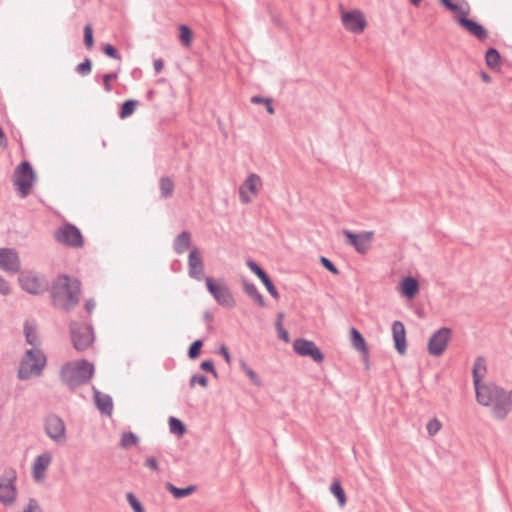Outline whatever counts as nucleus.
Returning a JSON list of instances; mask_svg holds the SVG:
<instances>
[{
	"label": "nucleus",
	"instance_id": "79ce46f5",
	"mask_svg": "<svg viewBox=\"0 0 512 512\" xmlns=\"http://www.w3.org/2000/svg\"><path fill=\"white\" fill-rule=\"evenodd\" d=\"M247 266L250 268V270L255 273L259 279L262 281L266 277V273L252 260L247 261Z\"/></svg>",
	"mask_w": 512,
	"mask_h": 512
},
{
	"label": "nucleus",
	"instance_id": "6ab92c4d",
	"mask_svg": "<svg viewBox=\"0 0 512 512\" xmlns=\"http://www.w3.org/2000/svg\"><path fill=\"white\" fill-rule=\"evenodd\" d=\"M440 2L453 13L456 22H458L459 18L468 16L470 13V6L465 0H440Z\"/></svg>",
	"mask_w": 512,
	"mask_h": 512
},
{
	"label": "nucleus",
	"instance_id": "e2e57ef3",
	"mask_svg": "<svg viewBox=\"0 0 512 512\" xmlns=\"http://www.w3.org/2000/svg\"><path fill=\"white\" fill-rule=\"evenodd\" d=\"M94 306H95V305H94V303H93V302H91V301H88V302L86 303V308H87V310H88L89 312H91V311H92V309L94 308Z\"/></svg>",
	"mask_w": 512,
	"mask_h": 512
},
{
	"label": "nucleus",
	"instance_id": "9b49d317",
	"mask_svg": "<svg viewBox=\"0 0 512 512\" xmlns=\"http://www.w3.org/2000/svg\"><path fill=\"white\" fill-rule=\"evenodd\" d=\"M57 241L72 246L82 247L83 236L79 229L71 224H65L61 226L55 233Z\"/></svg>",
	"mask_w": 512,
	"mask_h": 512
},
{
	"label": "nucleus",
	"instance_id": "ea45409f",
	"mask_svg": "<svg viewBox=\"0 0 512 512\" xmlns=\"http://www.w3.org/2000/svg\"><path fill=\"white\" fill-rule=\"evenodd\" d=\"M442 428V423L437 419L433 418L428 421L426 425L427 432L430 436L436 435Z\"/></svg>",
	"mask_w": 512,
	"mask_h": 512
},
{
	"label": "nucleus",
	"instance_id": "393cba45",
	"mask_svg": "<svg viewBox=\"0 0 512 512\" xmlns=\"http://www.w3.org/2000/svg\"><path fill=\"white\" fill-rule=\"evenodd\" d=\"M419 290L418 282L412 278L407 277L401 282L402 294L408 298H413Z\"/></svg>",
	"mask_w": 512,
	"mask_h": 512
},
{
	"label": "nucleus",
	"instance_id": "37998d69",
	"mask_svg": "<svg viewBox=\"0 0 512 512\" xmlns=\"http://www.w3.org/2000/svg\"><path fill=\"white\" fill-rule=\"evenodd\" d=\"M247 266L250 268V270L255 273L259 279L262 281L266 277V273L252 260L247 261Z\"/></svg>",
	"mask_w": 512,
	"mask_h": 512
},
{
	"label": "nucleus",
	"instance_id": "49530a36",
	"mask_svg": "<svg viewBox=\"0 0 512 512\" xmlns=\"http://www.w3.org/2000/svg\"><path fill=\"white\" fill-rule=\"evenodd\" d=\"M103 51L109 57H112V58L117 59V60L121 59V56L118 53V51L112 45H110V44H106L103 47Z\"/></svg>",
	"mask_w": 512,
	"mask_h": 512
},
{
	"label": "nucleus",
	"instance_id": "de8ad7c7",
	"mask_svg": "<svg viewBox=\"0 0 512 512\" xmlns=\"http://www.w3.org/2000/svg\"><path fill=\"white\" fill-rule=\"evenodd\" d=\"M91 66V61L87 59L84 62L80 63L76 69L80 74L86 75L91 72Z\"/></svg>",
	"mask_w": 512,
	"mask_h": 512
},
{
	"label": "nucleus",
	"instance_id": "39448f33",
	"mask_svg": "<svg viewBox=\"0 0 512 512\" xmlns=\"http://www.w3.org/2000/svg\"><path fill=\"white\" fill-rule=\"evenodd\" d=\"M263 189V180L260 175L250 173L240 184L238 189L239 200L242 204L252 203L261 193Z\"/></svg>",
	"mask_w": 512,
	"mask_h": 512
},
{
	"label": "nucleus",
	"instance_id": "4d7b16f0",
	"mask_svg": "<svg viewBox=\"0 0 512 512\" xmlns=\"http://www.w3.org/2000/svg\"><path fill=\"white\" fill-rule=\"evenodd\" d=\"M220 354L224 357L227 364L231 363V356L229 354V351L225 345H222L219 349Z\"/></svg>",
	"mask_w": 512,
	"mask_h": 512
},
{
	"label": "nucleus",
	"instance_id": "58836bf2",
	"mask_svg": "<svg viewBox=\"0 0 512 512\" xmlns=\"http://www.w3.org/2000/svg\"><path fill=\"white\" fill-rule=\"evenodd\" d=\"M485 58L487 65L491 68L496 67L500 61L499 53L495 49H489Z\"/></svg>",
	"mask_w": 512,
	"mask_h": 512
},
{
	"label": "nucleus",
	"instance_id": "13d9d810",
	"mask_svg": "<svg viewBox=\"0 0 512 512\" xmlns=\"http://www.w3.org/2000/svg\"><path fill=\"white\" fill-rule=\"evenodd\" d=\"M265 105H266L267 112H268L269 114H271V115H272V114H274V113H275V110H274V108H273V106H272V100H271V99H266V101H265Z\"/></svg>",
	"mask_w": 512,
	"mask_h": 512
},
{
	"label": "nucleus",
	"instance_id": "a18cd8bd",
	"mask_svg": "<svg viewBox=\"0 0 512 512\" xmlns=\"http://www.w3.org/2000/svg\"><path fill=\"white\" fill-rule=\"evenodd\" d=\"M201 347H202V341H200V340L194 341L189 348V353H188L189 357L193 358V359L198 357Z\"/></svg>",
	"mask_w": 512,
	"mask_h": 512
},
{
	"label": "nucleus",
	"instance_id": "052dcab7",
	"mask_svg": "<svg viewBox=\"0 0 512 512\" xmlns=\"http://www.w3.org/2000/svg\"><path fill=\"white\" fill-rule=\"evenodd\" d=\"M154 68L157 72H160L163 69V62L161 60L154 61Z\"/></svg>",
	"mask_w": 512,
	"mask_h": 512
},
{
	"label": "nucleus",
	"instance_id": "9d476101",
	"mask_svg": "<svg viewBox=\"0 0 512 512\" xmlns=\"http://www.w3.org/2000/svg\"><path fill=\"white\" fill-rule=\"evenodd\" d=\"M45 431L55 443L64 444L66 442V426L60 417L56 415L48 416L45 421Z\"/></svg>",
	"mask_w": 512,
	"mask_h": 512
},
{
	"label": "nucleus",
	"instance_id": "a211bd4d",
	"mask_svg": "<svg viewBox=\"0 0 512 512\" xmlns=\"http://www.w3.org/2000/svg\"><path fill=\"white\" fill-rule=\"evenodd\" d=\"M0 268L11 273L17 272L20 268V260L17 253L11 249H0Z\"/></svg>",
	"mask_w": 512,
	"mask_h": 512
},
{
	"label": "nucleus",
	"instance_id": "f257e3e1",
	"mask_svg": "<svg viewBox=\"0 0 512 512\" xmlns=\"http://www.w3.org/2000/svg\"><path fill=\"white\" fill-rule=\"evenodd\" d=\"M476 399L479 404L489 406L493 410L495 417L502 419L512 409V395L493 383H484L483 387L478 388Z\"/></svg>",
	"mask_w": 512,
	"mask_h": 512
},
{
	"label": "nucleus",
	"instance_id": "e433bc0d",
	"mask_svg": "<svg viewBox=\"0 0 512 512\" xmlns=\"http://www.w3.org/2000/svg\"><path fill=\"white\" fill-rule=\"evenodd\" d=\"M138 442V438L135 434L131 432H126L122 434L121 437V446L123 448H130L132 446H135Z\"/></svg>",
	"mask_w": 512,
	"mask_h": 512
},
{
	"label": "nucleus",
	"instance_id": "cd10ccee",
	"mask_svg": "<svg viewBox=\"0 0 512 512\" xmlns=\"http://www.w3.org/2000/svg\"><path fill=\"white\" fill-rule=\"evenodd\" d=\"M191 237L187 232H183L175 240L174 248L177 253L181 254L185 252L190 246Z\"/></svg>",
	"mask_w": 512,
	"mask_h": 512
},
{
	"label": "nucleus",
	"instance_id": "aec40b11",
	"mask_svg": "<svg viewBox=\"0 0 512 512\" xmlns=\"http://www.w3.org/2000/svg\"><path fill=\"white\" fill-rule=\"evenodd\" d=\"M392 336L395 343V348L400 355L406 353V330L402 322L394 321L392 324Z\"/></svg>",
	"mask_w": 512,
	"mask_h": 512
},
{
	"label": "nucleus",
	"instance_id": "f03ea898",
	"mask_svg": "<svg viewBox=\"0 0 512 512\" xmlns=\"http://www.w3.org/2000/svg\"><path fill=\"white\" fill-rule=\"evenodd\" d=\"M80 286L76 279L60 276L52 288L54 304L63 309H69L79 301Z\"/></svg>",
	"mask_w": 512,
	"mask_h": 512
},
{
	"label": "nucleus",
	"instance_id": "a878e982",
	"mask_svg": "<svg viewBox=\"0 0 512 512\" xmlns=\"http://www.w3.org/2000/svg\"><path fill=\"white\" fill-rule=\"evenodd\" d=\"M95 401L99 410L106 415H110L113 410V403L109 396L102 395L100 392L95 393Z\"/></svg>",
	"mask_w": 512,
	"mask_h": 512
},
{
	"label": "nucleus",
	"instance_id": "c9c22d12",
	"mask_svg": "<svg viewBox=\"0 0 512 512\" xmlns=\"http://www.w3.org/2000/svg\"><path fill=\"white\" fill-rule=\"evenodd\" d=\"M240 366L242 368V370L246 373V375L248 376V378L250 379V381L257 385V386H260L261 385V380L259 378V376L257 375V373L255 371H253L245 361H241L240 362Z\"/></svg>",
	"mask_w": 512,
	"mask_h": 512
},
{
	"label": "nucleus",
	"instance_id": "4c0bfd02",
	"mask_svg": "<svg viewBox=\"0 0 512 512\" xmlns=\"http://www.w3.org/2000/svg\"><path fill=\"white\" fill-rule=\"evenodd\" d=\"M126 499L134 512H145L143 505L133 493H127Z\"/></svg>",
	"mask_w": 512,
	"mask_h": 512
},
{
	"label": "nucleus",
	"instance_id": "6e6552de",
	"mask_svg": "<svg viewBox=\"0 0 512 512\" xmlns=\"http://www.w3.org/2000/svg\"><path fill=\"white\" fill-rule=\"evenodd\" d=\"M35 180V174L28 162H23L15 171L14 184L22 197L29 194Z\"/></svg>",
	"mask_w": 512,
	"mask_h": 512
},
{
	"label": "nucleus",
	"instance_id": "6e6d98bb",
	"mask_svg": "<svg viewBox=\"0 0 512 512\" xmlns=\"http://www.w3.org/2000/svg\"><path fill=\"white\" fill-rule=\"evenodd\" d=\"M279 338H281L284 342H289L290 337L288 331L284 327H280L279 329H276Z\"/></svg>",
	"mask_w": 512,
	"mask_h": 512
},
{
	"label": "nucleus",
	"instance_id": "864d4df0",
	"mask_svg": "<svg viewBox=\"0 0 512 512\" xmlns=\"http://www.w3.org/2000/svg\"><path fill=\"white\" fill-rule=\"evenodd\" d=\"M145 465L150 468L151 470L153 471H158L159 470V467H158V462H157V459L155 457H149L146 459L145 461Z\"/></svg>",
	"mask_w": 512,
	"mask_h": 512
},
{
	"label": "nucleus",
	"instance_id": "c85d7f7f",
	"mask_svg": "<svg viewBox=\"0 0 512 512\" xmlns=\"http://www.w3.org/2000/svg\"><path fill=\"white\" fill-rule=\"evenodd\" d=\"M331 493L337 498L339 506L343 507L346 504V494L341 486L339 480L334 479L330 486Z\"/></svg>",
	"mask_w": 512,
	"mask_h": 512
},
{
	"label": "nucleus",
	"instance_id": "f704fd0d",
	"mask_svg": "<svg viewBox=\"0 0 512 512\" xmlns=\"http://www.w3.org/2000/svg\"><path fill=\"white\" fill-rule=\"evenodd\" d=\"M174 190V184L169 178H162L160 181V191L163 197H170Z\"/></svg>",
	"mask_w": 512,
	"mask_h": 512
},
{
	"label": "nucleus",
	"instance_id": "1a4fd4ad",
	"mask_svg": "<svg viewBox=\"0 0 512 512\" xmlns=\"http://www.w3.org/2000/svg\"><path fill=\"white\" fill-rule=\"evenodd\" d=\"M341 22L347 31L355 34H361L367 26L365 15L360 10L343 11Z\"/></svg>",
	"mask_w": 512,
	"mask_h": 512
},
{
	"label": "nucleus",
	"instance_id": "473e14b6",
	"mask_svg": "<svg viewBox=\"0 0 512 512\" xmlns=\"http://www.w3.org/2000/svg\"><path fill=\"white\" fill-rule=\"evenodd\" d=\"M244 290L250 297H252L256 302H258L260 306H265L263 296L258 292L254 284L245 283Z\"/></svg>",
	"mask_w": 512,
	"mask_h": 512
},
{
	"label": "nucleus",
	"instance_id": "5701e85b",
	"mask_svg": "<svg viewBox=\"0 0 512 512\" xmlns=\"http://www.w3.org/2000/svg\"><path fill=\"white\" fill-rule=\"evenodd\" d=\"M350 341L352 347L363 356L367 357L369 353L368 345L362 334L354 327L350 329Z\"/></svg>",
	"mask_w": 512,
	"mask_h": 512
},
{
	"label": "nucleus",
	"instance_id": "423d86ee",
	"mask_svg": "<svg viewBox=\"0 0 512 512\" xmlns=\"http://www.w3.org/2000/svg\"><path fill=\"white\" fill-rule=\"evenodd\" d=\"M206 287L219 305L232 308L235 306V299L228 286L221 279L206 277Z\"/></svg>",
	"mask_w": 512,
	"mask_h": 512
},
{
	"label": "nucleus",
	"instance_id": "3c124183",
	"mask_svg": "<svg viewBox=\"0 0 512 512\" xmlns=\"http://www.w3.org/2000/svg\"><path fill=\"white\" fill-rule=\"evenodd\" d=\"M196 383H198L199 385H201L202 387L205 388L208 385V380L204 375L193 376L190 380V384L192 387H194Z\"/></svg>",
	"mask_w": 512,
	"mask_h": 512
},
{
	"label": "nucleus",
	"instance_id": "dca6fc26",
	"mask_svg": "<svg viewBox=\"0 0 512 512\" xmlns=\"http://www.w3.org/2000/svg\"><path fill=\"white\" fill-rule=\"evenodd\" d=\"M52 460L53 455L50 452H44L35 458L32 464L31 473L36 482H43L45 480L46 472L51 465Z\"/></svg>",
	"mask_w": 512,
	"mask_h": 512
},
{
	"label": "nucleus",
	"instance_id": "0e129e2a",
	"mask_svg": "<svg viewBox=\"0 0 512 512\" xmlns=\"http://www.w3.org/2000/svg\"><path fill=\"white\" fill-rule=\"evenodd\" d=\"M422 0H410V2L415 5V6H419V4L421 3Z\"/></svg>",
	"mask_w": 512,
	"mask_h": 512
},
{
	"label": "nucleus",
	"instance_id": "09e8293b",
	"mask_svg": "<svg viewBox=\"0 0 512 512\" xmlns=\"http://www.w3.org/2000/svg\"><path fill=\"white\" fill-rule=\"evenodd\" d=\"M117 78V74H105L103 76V83H104V89L106 92H110L112 87H111V81L112 80H115Z\"/></svg>",
	"mask_w": 512,
	"mask_h": 512
},
{
	"label": "nucleus",
	"instance_id": "bf43d9fd",
	"mask_svg": "<svg viewBox=\"0 0 512 512\" xmlns=\"http://www.w3.org/2000/svg\"><path fill=\"white\" fill-rule=\"evenodd\" d=\"M266 99L260 97V96H253L251 98V102L254 104H265Z\"/></svg>",
	"mask_w": 512,
	"mask_h": 512
},
{
	"label": "nucleus",
	"instance_id": "8fccbe9b",
	"mask_svg": "<svg viewBox=\"0 0 512 512\" xmlns=\"http://www.w3.org/2000/svg\"><path fill=\"white\" fill-rule=\"evenodd\" d=\"M321 263L322 265L331 273L337 275L339 273L338 269L335 267V265L326 257H321Z\"/></svg>",
	"mask_w": 512,
	"mask_h": 512
},
{
	"label": "nucleus",
	"instance_id": "680f3d73",
	"mask_svg": "<svg viewBox=\"0 0 512 512\" xmlns=\"http://www.w3.org/2000/svg\"><path fill=\"white\" fill-rule=\"evenodd\" d=\"M282 321H283V315L279 314L278 318H277V322H276V329L283 327Z\"/></svg>",
	"mask_w": 512,
	"mask_h": 512
},
{
	"label": "nucleus",
	"instance_id": "ddd939ff",
	"mask_svg": "<svg viewBox=\"0 0 512 512\" xmlns=\"http://www.w3.org/2000/svg\"><path fill=\"white\" fill-rule=\"evenodd\" d=\"M451 331L448 328H442L435 332L429 340L428 351L433 356H440L446 350L450 341Z\"/></svg>",
	"mask_w": 512,
	"mask_h": 512
},
{
	"label": "nucleus",
	"instance_id": "20e7f679",
	"mask_svg": "<svg viewBox=\"0 0 512 512\" xmlns=\"http://www.w3.org/2000/svg\"><path fill=\"white\" fill-rule=\"evenodd\" d=\"M46 366V356L38 348H32L25 352L20 361L18 377L26 380L39 376Z\"/></svg>",
	"mask_w": 512,
	"mask_h": 512
},
{
	"label": "nucleus",
	"instance_id": "7ed1b4c3",
	"mask_svg": "<svg viewBox=\"0 0 512 512\" xmlns=\"http://www.w3.org/2000/svg\"><path fill=\"white\" fill-rule=\"evenodd\" d=\"M94 373V366L85 361H72L65 364L61 370L62 380L69 386H77L87 382Z\"/></svg>",
	"mask_w": 512,
	"mask_h": 512
},
{
	"label": "nucleus",
	"instance_id": "f3484780",
	"mask_svg": "<svg viewBox=\"0 0 512 512\" xmlns=\"http://www.w3.org/2000/svg\"><path fill=\"white\" fill-rule=\"evenodd\" d=\"M19 283L24 290L32 294H39L46 290V283L33 272L22 273Z\"/></svg>",
	"mask_w": 512,
	"mask_h": 512
},
{
	"label": "nucleus",
	"instance_id": "603ef678",
	"mask_svg": "<svg viewBox=\"0 0 512 512\" xmlns=\"http://www.w3.org/2000/svg\"><path fill=\"white\" fill-rule=\"evenodd\" d=\"M11 292V288L9 283L0 276V294L1 295H8Z\"/></svg>",
	"mask_w": 512,
	"mask_h": 512
},
{
	"label": "nucleus",
	"instance_id": "2f4dec72",
	"mask_svg": "<svg viewBox=\"0 0 512 512\" xmlns=\"http://www.w3.org/2000/svg\"><path fill=\"white\" fill-rule=\"evenodd\" d=\"M167 489L171 492V494L175 498H183V497L189 496L195 491L194 486H188L186 488H177V487L173 486L172 484H167Z\"/></svg>",
	"mask_w": 512,
	"mask_h": 512
},
{
	"label": "nucleus",
	"instance_id": "7c9ffc66",
	"mask_svg": "<svg viewBox=\"0 0 512 512\" xmlns=\"http://www.w3.org/2000/svg\"><path fill=\"white\" fill-rule=\"evenodd\" d=\"M138 106V101L136 100H127L122 104L121 110L119 112V117L121 119H125L131 116Z\"/></svg>",
	"mask_w": 512,
	"mask_h": 512
},
{
	"label": "nucleus",
	"instance_id": "f8f14e48",
	"mask_svg": "<svg viewBox=\"0 0 512 512\" xmlns=\"http://www.w3.org/2000/svg\"><path fill=\"white\" fill-rule=\"evenodd\" d=\"M347 243L352 245L358 253L365 254L371 248V242L374 237L373 231H366L359 234L350 231H344Z\"/></svg>",
	"mask_w": 512,
	"mask_h": 512
},
{
	"label": "nucleus",
	"instance_id": "72a5a7b5",
	"mask_svg": "<svg viewBox=\"0 0 512 512\" xmlns=\"http://www.w3.org/2000/svg\"><path fill=\"white\" fill-rule=\"evenodd\" d=\"M169 427L171 433L177 436H182L186 432L184 424L179 419L174 417L169 419Z\"/></svg>",
	"mask_w": 512,
	"mask_h": 512
},
{
	"label": "nucleus",
	"instance_id": "5fc2aeb1",
	"mask_svg": "<svg viewBox=\"0 0 512 512\" xmlns=\"http://www.w3.org/2000/svg\"><path fill=\"white\" fill-rule=\"evenodd\" d=\"M201 368L204 369L205 371H208V372H211L213 374H216V371L214 369V364H213V362L211 360H207V361L202 362Z\"/></svg>",
	"mask_w": 512,
	"mask_h": 512
},
{
	"label": "nucleus",
	"instance_id": "a19ab883",
	"mask_svg": "<svg viewBox=\"0 0 512 512\" xmlns=\"http://www.w3.org/2000/svg\"><path fill=\"white\" fill-rule=\"evenodd\" d=\"M84 42L88 49H91L93 47V31L90 24H87L84 28Z\"/></svg>",
	"mask_w": 512,
	"mask_h": 512
},
{
	"label": "nucleus",
	"instance_id": "0eeeda50",
	"mask_svg": "<svg viewBox=\"0 0 512 512\" xmlns=\"http://www.w3.org/2000/svg\"><path fill=\"white\" fill-rule=\"evenodd\" d=\"M16 473L7 472L0 478V503L5 506H12L17 499V488L15 486Z\"/></svg>",
	"mask_w": 512,
	"mask_h": 512
},
{
	"label": "nucleus",
	"instance_id": "4be33fe9",
	"mask_svg": "<svg viewBox=\"0 0 512 512\" xmlns=\"http://www.w3.org/2000/svg\"><path fill=\"white\" fill-rule=\"evenodd\" d=\"M461 27H463L468 33L473 35L479 40H483L487 37L486 29L480 25L478 22L468 19V16H464L463 18H459L457 22Z\"/></svg>",
	"mask_w": 512,
	"mask_h": 512
},
{
	"label": "nucleus",
	"instance_id": "412c9836",
	"mask_svg": "<svg viewBox=\"0 0 512 512\" xmlns=\"http://www.w3.org/2000/svg\"><path fill=\"white\" fill-rule=\"evenodd\" d=\"M188 265L189 275L192 278L201 280L203 277L204 266L200 253L196 248L192 249L189 254Z\"/></svg>",
	"mask_w": 512,
	"mask_h": 512
},
{
	"label": "nucleus",
	"instance_id": "c756f323",
	"mask_svg": "<svg viewBox=\"0 0 512 512\" xmlns=\"http://www.w3.org/2000/svg\"><path fill=\"white\" fill-rule=\"evenodd\" d=\"M179 40L185 47H190L193 42V32L187 25H180Z\"/></svg>",
	"mask_w": 512,
	"mask_h": 512
},
{
	"label": "nucleus",
	"instance_id": "4468645a",
	"mask_svg": "<svg viewBox=\"0 0 512 512\" xmlns=\"http://www.w3.org/2000/svg\"><path fill=\"white\" fill-rule=\"evenodd\" d=\"M294 351L300 356L311 357L315 362L320 363L324 357L314 342L307 339H296L293 342Z\"/></svg>",
	"mask_w": 512,
	"mask_h": 512
},
{
	"label": "nucleus",
	"instance_id": "c03bdc74",
	"mask_svg": "<svg viewBox=\"0 0 512 512\" xmlns=\"http://www.w3.org/2000/svg\"><path fill=\"white\" fill-rule=\"evenodd\" d=\"M262 283L264 284V286L266 287L267 291L269 292V294L274 298V299H279V293L278 291L276 290L275 286L273 285V283L271 282V280L269 279V277H266L265 279L262 280Z\"/></svg>",
	"mask_w": 512,
	"mask_h": 512
},
{
	"label": "nucleus",
	"instance_id": "2eb2a0df",
	"mask_svg": "<svg viewBox=\"0 0 512 512\" xmlns=\"http://www.w3.org/2000/svg\"><path fill=\"white\" fill-rule=\"evenodd\" d=\"M73 345L75 349L82 351L87 349L93 342V333L89 326L78 325L71 329Z\"/></svg>",
	"mask_w": 512,
	"mask_h": 512
},
{
	"label": "nucleus",
	"instance_id": "b1692460",
	"mask_svg": "<svg viewBox=\"0 0 512 512\" xmlns=\"http://www.w3.org/2000/svg\"><path fill=\"white\" fill-rule=\"evenodd\" d=\"M487 372L486 364L483 358H477L474 367H473V384L475 387V391L478 388L483 387L481 381L484 379Z\"/></svg>",
	"mask_w": 512,
	"mask_h": 512
},
{
	"label": "nucleus",
	"instance_id": "bb28decb",
	"mask_svg": "<svg viewBox=\"0 0 512 512\" xmlns=\"http://www.w3.org/2000/svg\"><path fill=\"white\" fill-rule=\"evenodd\" d=\"M24 333H25L27 343L34 346L35 348H36V346H38L40 344V341H39V338L37 335V331H36V327L33 323H31L29 321L25 322Z\"/></svg>",
	"mask_w": 512,
	"mask_h": 512
},
{
	"label": "nucleus",
	"instance_id": "69168bd1",
	"mask_svg": "<svg viewBox=\"0 0 512 512\" xmlns=\"http://www.w3.org/2000/svg\"><path fill=\"white\" fill-rule=\"evenodd\" d=\"M483 79H484L485 81H489V80H490V78H489L487 75H485V74L483 75Z\"/></svg>",
	"mask_w": 512,
	"mask_h": 512
}]
</instances>
